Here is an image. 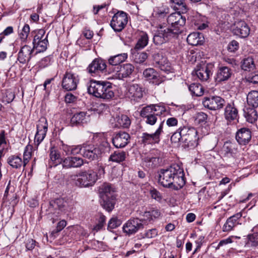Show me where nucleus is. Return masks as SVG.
I'll use <instances>...</instances> for the list:
<instances>
[{
    "instance_id": "obj_37",
    "label": "nucleus",
    "mask_w": 258,
    "mask_h": 258,
    "mask_svg": "<svg viewBox=\"0 0 258 258\" xmlns=\"http://www.w3.org/2000/svg\"><path fill=\"white\" fill-rule=\"evenodd\" d=\"M102 201L101 202V205L102 207L108 212L111 211L115 204V197L114 195H111L110 197H106V198H101Z\"/></svg>"
},
{
    "instance_id": "obj_16",
    "label": "nucleus",
    "mask_w": 258,
    "mask_h": 258,
    "mask_svg": "<svg viewBox=\"0 0 258 258\" xmlns=\"http://www.w3.org/2000/svg\"><path fill=\"white\" fill-rule=\"evenodd\" d=\"M37 132L35 136L34 141L38 146L45 137L47 128V121L45 117L39 119L37 124Z\"/></svg>"
},
{
    "instance_id": "obj_19",
    "label": "nucleus",
    "mask_w": 258,
    "mask_h": 258,
    "mask_svg": "<svg viewBox=\"0 0 258 258\" xmlns=\"http://www.w3.org/2000/svg\"><path fill=\"white\" fill-rule=\"evenodd\" d=\"M106 68L105 61L100 58H95L87 68L88 73L92 76H95L100 72H103Z\"/></svg>"
},
{
    "instance_id": "obj_13",
    "label": "nucleus",
    "mask_w": 258,
    "mask_h": 258,
    "mask_svg": "<svg viewBox=\"0 0 258 258\" xmlns=\"http://www.w3.org/2000/svg\"><path fill=\"white\" fill-rule=\"evenodd\" d=\"M175 37L170 30L165 27H160L153 37V42L157 45H160Z\"/></svg>"
},
{
    "instance_id": "obj_4",
    "label": "nucleus",
    "mask_w": 258,
    "mask_h": 258,
    "mask_svg": "<svg viewBox=\"0 0 258 258\" xmlns=\"http://www.w3.org/2000/svg\"><path fill=\"white\" fill-rule=\"evenodd\" d=\"M75 184L79 187L92 186L97 180V174L92 170L80 172L78 174L72 176Z\"/></svg>"
},
{
    "instance_id": "obj_50",
    "label": "nucleus",
    "mask_w": 258,
    "mask_h": 258,
    "mask_svg": "<svg viewBox=\"0 0 258 258\" xmlns=\"http://www.w3.org/2000/svg\"><path fill=\"white\" fill-rule=\"evenodd\" d=\"M148 54L145 52L135 53L133 54V58L135 62L141 63L144 62L148 58Z\"/></svg>"
},
{
    "instance_id": "obj_11",
    "label": "nucleus",
    "mask_w": 258,
    "mask_h": 258,
    "mask_svg": "<svg viewBox=\"0 0 258 258\" xmlns=\"http://www.w3.org/2000/svg\"><path fill=\"white\" fill-rule=\"evenodd\" d=\"M182 135V142L187 146L194 145L197 140V131L194 127L183 126L179 128Z\"/></svg>"
},
{
    "instance_id": "obj_3",
    "label": "nucleus",
    "mask_w": 258,
    "mask_h": 258,
    "mask_svg": "<svg viewBox=\"0 0 258 258\" xmlns=\"http://www.w3.org/2000/svg\"><path fill=\"white\" fill-rule=\"evenodd\" d=\"M166 111L165 107L160 105H150L143 107L140 111V115L146 119L147 124L153 125L157 121V116Z\"/></svg>"
},
{
    "instance_id": "obj_62",
    "label": "nucleus",
    "mask_w": 258,
    "mask_h": 258,
    "mask_svg": "<svg viewBox=\"0 0 258 258\" xmlns=\"http://www.w3.org/2000/svg\"><path fill=\"white\" fill-rule=\"evenodd\" d=\"M71 152L72 155H77L81 153L83 155V145L72 146Z\"/></svg>"
},
{
    "instance_id": "obj_55",
    "label": "nucleus",
    "mask_w": 258,
    "mask_h": 258,
    "mask_svg": "<svg viewBox=\"0 0 258 258\" xmlns=\"http://www.w3.org/2000/svg\"><path fill=\"white\" fill-rule=\"evenodd\" d=\"M45 31L43 29H39L37 32L36 35L34 37L33 44L40 41L42 39H44L45 36Z\"/></svg>"
},
{
    "instance_id": "obj_28",
    "label": "nucleus",
    "mask_w": 258,
    "mask_h": 258,
    "mask_svg": "<svg viewBox=\"0 0 258 258\" xmlns=\"http://www.w3.org/2000/svg\"><path fill=\"white\" fill-rule=\"evenodd\" d=\"M232 74L231 70L228 67L225 66L219 67L215 77L216 82L220 83L227 81L231 77Z\"/></svg>"
},
{
    "instance_id": "obj_57",
    "label": "nucleus",
    "mask_w": 258,
    "mask_h": 258,
    "mask_svg": "<svg viewBox=\"0 0 258 258\" xmlns=\"http://www.w3.org/2000/svg\"><path fill=\"white\" fill-rule=\"evenodd\" d=\"M105 222V217L104 216H100L98 223L93 228V230L96 232H98V231L101 230L104 225Z\"/></svg>"
},
{
    "instance_id": "obj_46",
    "label": "nucleus",
    "mask_w": 258,
    "mask_h": 258,
    "mask_svg": "<svg viewBox=\"0 0 258 258\" xmlns=\"http://www.w3.org/2000/svg\"><path fill=\"white\" fill-rule=\"evenodd\" d=\"M241 68L246 71L253 70L255 68V64L253 58L250 57L244 58L242 62Z\"/></svg>"
},
{
    "instance_id": "obj_44",
    "label": "nucleus",
    "mask_w": 258,
    "mask_h": 258,
    "mask_svg": "<svg viewBox=\"0 0 258 258\" xmlns=\"http://www.w3.org/2000/svg\"><path fill=\"white\" fill-rule=\"evenodd\" d=\"M189 90L192 95L197 96H202L204 94V89L199 84L193 83L189 85Z\"/></svg>"
},
{
    "instance_id": "obj_2",
    "label": "nucleus",
    "mask_w": 258,
    "mask_h": 258,
    "mask_svg": "<svg viewBox=\"0 0 258 258\" xmlns=\"http://www.w3.org/2000/svg\"><path fill=\"white\" fill-rule=\"evenodd\" d=\"M88 92L94 96L109 100L114 96L112 84L108 81L91 80Z\"/></svg>"
},
{
    "instance_id": "obj_52",
    "label": "nucleus",
    "mask_w": 258,
    "mask_h": 258,
    "mask_svg": "<svg viewBox=\"0 0 258 258\" xmlns=\"http://www.w3.org/2000/svg\"><path fill=\"white\" fill-rule=\"evenodd\" d=\"M159 160V157H153L149 155L145 158L144 161L147 163L148 166L154 167L158 164Z\"/></svg>"
},
{
    "instance_id": "obj_8",
    "label": "nucleus",
    "mask_w": 258,
    "mask_h": 258,
    "mask_svg": "<svg viewBox=\"0 0 258 258\" xmlns=\"http://www.w3.org/2000/svg\"><path fill=\"white\" fill-rule=\"evenodd\" d=\"M127 14L123 11H118L112 17L110 26L115 32H120L127 24Z\"/></svg>"
},
{
    "instance_id": "obj_24",
    "label": "nucleus",
    "mask_w": 258,
    "mask_h": 258,
    "mask_svg": "<svg viewBox=\"0 0 258 258\" xmlns=\"http://www.w3.org/2000/svg\"><path fill=\"white\" fill-rule=\"evenodd\" d=\"M144 77L150 83L155 85H159L163 82L158 72L153 68H148L145 69L143 73Z\"/></svg>"
},
{
    "instance_id": "obj_7",
    "label": "nucleus",
    "mask_w": 258,
    "mask_h": 258,
    "mask_svg": "<svg viewBox=\"0 0 258 258\" xmlns=\"http://www.w3.org/2000/svg\"><path fill=\"white\" fill-rule=\"evenodd\" d=\"M104 152L101 145H83V156L90 160H97Z\"/></svg>"
},
{
    "instance_id": "obj_47",
    "label": "nucleus",
    "mask_w": 258,
    "mask_h": 258,
    "mask_svg": "<svg viewBox=\"0 0 258 258\" xmlns=\"http://www.w3.org/2000/svg\"><path fill=\"white\" fill-rule=\"evenodd\" d=\"M257 227L253 228V233L248 235L247 243L253 247L258 246V232L256 231Z\"/></svg>"
},
{
    "instance_id": "obj_45",
    "label": "nucleus",
    "mask_w": 258,
    "mask_h": 258,
    "mask_svg": "<svg viewBox=\"0 0 258 258\" xmlns=\"http://www.w3.org/2000/svg\"><path fill=\"white\" fill-rule=\"evenodd\" d=\"M48 43L47 35H46L40 41H38L35 43V44H33V47L32 48L33 49L35 48L39 52H43L47 49Z\"/></svg>"
},
{
    "instance_id": "obj_35",
    "label": "nucleus",
    "mask_w": 258,
    "mask_h": 258,
    "mask_svg": "<svg viewBox=\"0 0 258 258\" xmlns=\"http://www.w3.org/2000/svg\"><path fill=\"white\" fill-rule=\"evenodd\" d=\"M169 13V8L166 6L156 7L154 9L152 15L154 18L161 20L166 17Z\"/></svg>"
},
{
    "instance_id": "obj_9",
    "label": "nucleus",
    "mask_w": 258,
    "mask_h": 258,
    "mask_svg": "<svg viewBox=\"0 0 258 258\" xmlns=\"http://www.w3.org/2000/svg\"><path fill=\"white\" fill-rule=\"evenodd\" d=\"M164 121L161 122L158 128L152 134L143 133L141 137V142L145 145L158 144L160 141V136L163 133Z\"/></svg>"
},
{
    "instance_id": "obj_26",
    "label": "nucleus",
    "mask_w": 258,
    "mask_h": 258,
    "mask_svg": "<svg viewBox=\"0 0 258 258\" xmlns=\"http://www.w3.org/2000/svg\"><path fill=\"white\" fill-rule=\"evenodd\" d=\"M251 138L250 131L245 127L238 130L236 134V139L240 145H245L247 144Z\"/></svg>"
},
{
    "instance_id": "obj_48",
    "label": "nucleus",
    "mask_w": 258,
    "mask_h": 258,
    "mask_svg": "<svg viewBox=\"0 0 258 258\" xmlns=\"http://www.w3.org/2000/svg\"><path fill=\"white\" fill-rule=\"evenodd\" d=\"M236 146V145L235 143L226 142L223 146V151L227 155L229 154L232 155L236 152L237 148Z\"/></svg>"
},
{
    "instance_id": "obj_34",
    "label": "nucleus",
    "mask_w": 258,
    "mask_h": 258,
    "mask_svg": "<svg viewBox=\"0 0 258 258\" xmlns=\"http://www.w3.org/2000/svg\"><path fill=\"white\" fill-rule=\"evenodd\" d=\"M87 122L86 112L83 111L75 113L71 119V123L73 125L84 124Z\"/></svg>"
},
{
    "instance_id": "obj_64",
    "label": "nucleus",
    "mask_w": 258,
    "mask_h": 258,
    "mask_svg": "<svg viewBox=\"0 0 258 258\" xmlns=\"http://www.w3.org/2000/svg\"><path fill=\"white\" fill-rule=\"evenodd\" d=\"M170 1L180 7L182 11H186L187 7L184 0H170Z\"/></svg>"
},
{
    "instance_id": "obj_41",
    "label": "nucleus",
    "mask_w": 258,
    "mask_h": 258,
    "mask_svg": "<svg viewBox=\"0 0 258 258\" xmlns=\"http://www.w3.org/2000/svg\"><path fill=\"white\" fill-rule=\"evenodd\" d=\"M149 38L146 33L142 32L135 46V49L140 50L144 48L148 43Z\"/></svg>"
},
{
    "instance_id": "obj_15",
    "label": "nucleus",
    "mask_w": 258,
    "mask_h": 258,
    "mask_svg": "<svg viewBox=\"0 0 258 258\" xmlns=\"http://www.w3.org/2000/svg\"><path fill=\"white\" fill-rule=\"evenodd\" d=\"M144 90L137 84L128 85L126 88V96L135 102H139L143 97Z\"/></svg>"
},
{
    "instance_id": "obj_36",
    "label": "nucleus",
    "mask_w": 258,
    "mask_h": 258,
    "mask_svg": "<svg viewBox=\"0 0 258 258\" xmlns=\"http://www.w3.org/2000/svg\"><path fill=\"white\" fill-rule=\"evenodd\" d=\"M131 124V120L126 115H118L116 117L115 126L117 127L127 128Z\"/></svg>"
},
{
    "instance_id": "obj_25",
    "label": "nucleus",
    "mask_w": 258,
    "mask_h": 258,
    "mask_svg": "<svg viewBox=\"0 0 258 258\" xmlns=\"http://www.w3.org/2000/svg\"><path fill=\"white\" fill-rule=\"evenodd\" d=\"M130 136L124 132H119L112 139V143L117 148L124 147L129 142Z\"/></svg>"
},
{
    "instance_id": "obj_12",
    "label": "nucleus",
    "mask_w": 258,
    "mask_h": 258,
    "mask_svg": "<svg viewBox=\"0 0 258 258\" xmlns=\"http://www.w3.org/2000/svg\"><path fill=\"white\" fill-rule=\"evenodd\" d=\"M225 103V100L218 96L205 97L203 100V105L205 107L212 110H216L222 108Z\"/></svg>"
},
{
    "instance_id": "obj_49",
    "label": "nucleus",
    "mask_w": 258,
    "mask_h": 258,
    "mask_svg": "<svg viewBox=\"0 0 258 258\" xmlns=\"http://www.w3.org/2000/svg\"><path fill=\"white\" fill-rule=\"evenodd\" d=\"M33 150V146L28 144L25 148L24 152L23 153V160L24 161V166L29 162V160L32 157V151Z\"/></svg>"
},
{
    "instance_id": "obj_6",
    "label": "nucleus",
    "mask_w": 258,
    "mask_h": 258,
    "mask_svg": "<svg viewBox=\"0 0 258 258\" xmlns=\"http://www.w3.org/2000/svg\"><path fill=\"white\" fill-rule=\"evenodd\" d=\"M79 76L71 71H67L61 81L62 88L67 91L76 90L80 82Z\"/></svg>"
},
{
    "instance_id": "obj_51",
    "label": "nucleus",
    "mask_w": 258,
    "mask_h": 258,
    "mask_svg": "<svg viewBox=\"0 0 258 258\" xmlns=\"http://www.w3.org/2000/svg\"><path fill=\"white\" fill-rule=\"evenodd\" d=\"M30 32V27L28 24H25L22 31L19 34V37L22 42H26Z\"/></svg>"
},
{
    "instance_id": "obj_54",
    "label": "nucleus",
    "mask_w": 258,
    "mask_h": 258,
    "mask_svg": "<svg viewBox=\"0 0 258 258\" xmlns=\"http://www.w3.org/2000/svg\"><path fill=\"white\" fill-rule=\"evenodd\" d=\"M150 194L152 199H155L158 202H161L162 197L160 192L156 189L153 188L150 190Z\"/></svg>"
},
{
    "instance_id": "obj_59",
    "label": "nucleus",
    "mask_w": 258,
    "mask_h": 258,
    "mask_svg": "<svg viewBox=\"0 0 258 258\" xmlns=\"http://www.w3.org/2000/svg\"><path fill=\"white\" fill-rule=\"evenodd\" d=\"M158 234L157 230L153 228L147 230L144 234L143 237L152 238L156 237Z\"/></svg>"
},
{
    "instance_id": "obj_23",
    "label": "nucleus",
    "mask_w": 258,
    "mask_h": 258,
    "mask_svg": "<svg viewBox=\"0 0 258 258\" xmlns=\"http://www.w3.org/2000/svg\"><path fill=\"white\" fill-rule=\"evenodd\" d=\"M116 69V75L119 79L130 77L135 71V67L130 63L118 66Z\"/></svg>"
},
{
    "instance_id": "obj_10",
    "label": "nucleus",
    "mask_w": 258,
    "mask_h": 258,
    "mask_svg": "<svg viewBox=\"0 0 258 258\" xmlns=\"http://www.w3.org/2000/svg\"><path fill=\"white\" fill-rule=\"evenodd\" d=\"M212 69L213 65L211 64H207L202 62V63L197 65L192 74L197 76L201 81H206L212 74Z\"/></svg>"
},
{
    "instance_id": "obj_20",
    "label": "nucleus",
    "mask_w": 258,
    "mask_h": 258,
    "mask_svg": "<svg viewBox=\"0 0 258 258\" xmlns=\"http://www.w3.org/2000/svg\"><path fill=\"white\" fill-rule=\"evenodd\" d=\"M160 214V212L158 209L150 208L143 213L142 218L140 220L142 221L144 225H148L158 218Z\"/></svg>"
},
{
    "instance_id": "obj_56",
    "label": "nucleus",
    "mask_w": 258,
    "mask_h": 258,
    "mask_svg": "<svg viewBox=\"0 0 258 258\" xmlns=\"http://www.w3.org/2000/svg\"><path fill=\"white\" fill-rule=\"evenodd\" d=\"M170 140L172 143H178L180 142H182V135L180 134V130L174 133L171 137Z\"/></svg>"
},
{
    "instance_id": "obj_17",
    "label": "nucleus",
    "mask_w": 258,
    "mask_h": 258,
    "mask_svg": "<svg viewBox=\"0 0 258 258\" xmlns=\"http://www.w3.org/2000/svg\"><path fill=\"white\" fill-rule=\"evenodd\" d=\"M250 28L244 21H238L234 23L232 31L233 33L241 38L247 37L250 33Z\"/></svg>"
},
{
    "instance_id": "obj_43",
    "label": "nucleus",
    "mask_w": 258,
    "mask_h": 258,
    "mask_svg": "<svg viewBox=\"0 0 258 258\" xmlns=\"http://www.w3.org/2000/svg\"><path fill=\"white\" fill-rule=\"evenodd\" d=\"M125 158L126 154L124 152L115 151L110 156L109 161L120 163L125 160Z\"/></svg>"
},
{
    "instance_id": "obj_18",
    "label": "nucleus",
    "mask_w": 258,
    "mask_h": 258,
    "mask_svg": "<svg viewBox=\"0 0 258 258\" xmlns=\"http://www.w3.org/2000/svg\"><path fill=\"white\" fill-rule=\"evenodd\" d=\"M155 65L161 71L168 74L173 72V68L166 57L157 53L153 55Z\"/></svg>"
},
{
    "instance_id": "obj_14",
    "label": "nucleus",
    "mask_w": 258,
    "mask_h": 258,
    "mask_svg": "<svg viewBox=\"0 0 258 258\" xmlns=\"http://www.w3.org/2000/svg\"><path fill=\"white\" fill-rule=\"evenodd\" d=\"M144 223L139 218H133L128 220L123 226V231L126 234H134L139 230L144 228Z\"/></svg>"
},
{
    "instance_id": "obj_30",
    "label": "nucleus",
    "mask_w": 258,
    "mask_h": 258,
    "mask_svg": "<svg viewBox=\"0 0 258 258\" xmlns=\"http://www.w3.org/2000/svg\"><path fill=\"white\" fill-rule=\"evenodd\" d=\"M186 40L189 45L197 46L203 43L204 37L203 34L199 32H193L188 35Z\"/></svg>"
},
{
    "instance_id": "obj_61",
    "label": "nucleus",
    "mask_w": 258,
    "mask_h": 258,
    "mask_svg": "<svg viewBox=\"0 0 258 258\" xmlns=\"http://www.w3.org/2000/svg\"><path fill=\"white\" fill-rule=\"evenodd\" d=\"M239 48V43L236 40H232L228 45L227 49L230 52H235Z\"/></svg>"
},
{
    "instance_id": "obj_1",
    "label": "nucleus",
    "mask_w": 258,
    "mask_h": 258,
    "mask_svg": "<svg viewBox=\"0 0 258 258\" xmlns=\"http://www.w3.org/2000/svg\"><path fill=\"white\" fill-rule=\"evenodd\" d=\"M158 183L164 187L174 190L181 188L185 183L183 169L173 164L166 169H161L159 173Z\"/></svg>"
},
{
    "instance_id": "obj_32",
    "label": "nucleus",
    "mask_w": 258,
    "mask_h": 258,
    "mask_svg": "<svg viewBox=\"0 0 258 258\" xmlns=\"http://www.w3.org/2000/svg\"><path fill=\"white\" fill-rule=\"evenodd\" d=\"M127 53H122L116 55L111 56L108 59L109 64L112 66H118L121 63L125 61L127 58Z\"/></svg>"
},
{
    "instance_id": "obj_63",
    "label": "nucleus",
    "mask_w": 258,
    "mask_h": 258,
    "mask_svg": "<svg viewBox=\"0 0 258 258\" xmlns=\"http://www.w3.org/2000/svg\"><path fill=\"white\" fill-rule=\"evenodd\" d=\"M51 63V59L49 56H46L42 58L39 62L40 67L45 68L49 66Z\"/></svg>"
},
{
    "instance_id": "obj_29",
    "label": "nucleus",
    "mask_w": 258,
    "mask_h": 258,
    "mask_svg": "<svg viewBox=\"0 0 258 258\" xmlns=\"http://www.w3.org/2000/svg\"><path fill=\"white\" fill-rule=\"evenodd\" d=\"M224 116L225 119L229 121L238 119V110L233 103L227 104L225 108Z\"/></svg>"
},
{
    "instance_id": "obj_5",
    "label": "nucleus",
    "mask_w": 258,
    "mask_h": 258,
    "mask_svg": "<svg viewBox=\"0 0 258 258\" xmlns=\"http://www.w3.org/2000/svg\"><path fill=\"white\" fill-rule=\"evenodd\" d=\"M167 21L170 25V28H167L172 34L176 37L183 30V26L185 23V18L182 17L179 13H174L170 14L167 18Z\"/></svg>"
},
{
    "instance_id": "obj_42",
    "label": "nucleus",
    "mask_w": 258,
    "mask_h": 258,
    "mask_svg": "<svg viewBox=\"0 0 258 258\" xmlns=\"http://www.w3.org/2000/svg\"><path fill=\"white\" fill-rule=\"evenodd\" d=\"M54 207L64 213L71 211V208L68 207V204L66 201L62 199H58L54 202Z\"/></svg>"
},
{
    "instance_id": "obj_60",
    "label": "nucleus",
    "mask_w": 258,
    "mask_h": 258,
    "mask_svg": "<svg viewBox=\"0 0 258 258\" xmlns=\"http://www.w3.org/2000/svg\"><path fill=\"white\" fill-rule=\"evenodd\" d=\"M77 100V97L71 93H67L64 97L65 102L67 103H72L75 102Z\"/></svg>"
},
{
    "instance_id": "obj_38",
    "label": "nucleus",
    "mask_w": 258,
    "mask_h": 258,
    "mask_svg": "<svg viewBox=\"0 0 258 258\" xmlns=\"http://www.w3.org/2000/svg\"><path fill=\"white\" fill-rule=\"evenodd\" d=\"M254 108L249 107L244 109V116L246 120L250 123L254 122L257 119V113Z\"/></svg>"
},
{
    "instance_id": "obj_31",
    "label": "nucleus",
    "mask_w": 258,
    "mask_h": 258,
    "mask_svg": "<svg viewBox=\"0 0 258 258\" xmlns=\"http://www.w3.org/2000/svg\"><path fill=\"white\" fill-rule=\"evenodd\" d=\"M114 192V188L111 186L110 183H104L99 187V193L101 198L110 197L111 195H113V194Z\"/></svg>"
},
{
    "instance_id": "obj_53",
    "label": "nucleus",
    "mask_w": 258,
    "mask_h": 258,
    "mask_svg": "<svg viewBox=\"0 0 258 258\" xmlns=\"http://www.w3.org/2000/svg\"><path fill=\"white\" fill-rule=\"evenodd\" d=\"M121 221L116 217L112 218L108 224V228L110 229H114L120 226Z\"/></svg>"
},
{
    "instance_id": "obj_58",
    "label": "nucleus",
    "mask_w": 258,
    "mask_h": 258,
    "mask_svg": "<svg viewBox=\"0 0 258 258\" xmlns=\"http://www.w3.org/2000/svg\"><path fill=\"white\" fill-rule=\"evenodd\" d=\"M207 116V115L203 112H199L196 115V121L199 123L205 122L206 121Z\"/></svg>"
},
{
    "instance_id": "obj_40",
    "label": "nucleus",
    "mask_w": 258,
    "mask_h": 258,
    "mask_svg": "<svg viewBox=\"0 0 258 258\" xmlns=\"http://www.w3.org/2000/svg\"><path fill=\"white\" fill-rule=\"evenodd\" d=\"M247 102L253 108L258 107V91H252L249 92L247 96Z\"/></svg>"
},
{
    "instance_id": "obj_27",
    "label": "nucleus",
    "mask_w": 258,
    "mask_h": 258,
    "mask_svg": "<svg viewBox=\"0 0 258 258\" xmlns=\"http://www.w3.org/2000/svg\"><path fill=\"white\" fill-rule=\"evenodd\" d=\"M84 164L82 158L77 157H68L63 159L62 165L65 168H78Z\"/></svg>"
},
{
    "instance_id": "obj_21",
    "label": "nucleus",
    "mask_w": 258,
    "mask_h": 258,
    "mask_svg": "<svg viewBox=\"0 0 258 258\" xmlns=\"http://www.w3.org/2000/svg\"><path fill=\"white\" fill-rule=\"evenodd\" d=\"M242 216V213L238 212L228 218L223 226V231L229 232L237 225L241 224Z\"/></svg>"
},
{
    "instance_id": "obj_22",
    "label": "nucleus",
    "mask_w": 258,
    "mask_h": 258,
    "mask_svg": "<svg viewBox=\"0 0 258 258\" xmlns=\"http://www.w3.org/2000/svg\"><path fill=\"white\" fill-rule=\"evenodd\" d=\"M33 48L28 45L22 46L18 53L17 60L23 64L28 63L32 57Z\"/></svg>"
},
{
    "instance_id": "obj_33",
    "label": "nucleus",
    "mask_w": 258,
    "mask_h": 258,
    "mask_svg": "<svg viewBox=\"0 0 258 258\" xmlns=\"http://www.w3.org/2000/svg\"><path fill=\"white\" fill-rule=\"evenodd\" d=\"M8 163L13 168L19 169L22 166L24 168V161L18 155H11L7 160Z\"/></svg>"
},
{
    "instance_id": "obj_39",
    "label": "nucleus",
    "mask_w": 258,
    "mask_h": 258,
    "mask_svg": "<svg viewBox=\"0 0 258 258\" xmlns=\"http://www.w3.org/2000/svg\"><path fill=\"white\" fill-rule=\"evenodd\" d=\"M49 156L51 162H53V166L62 163L63 160L60 157L59 151L55 148L53 147L50 149Z\"/></svg>"
}]
</instances>
